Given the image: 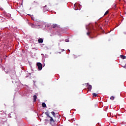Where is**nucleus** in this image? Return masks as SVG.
<instances>
[{"label": "nucleus", "mask_w": 126, "mask_h": 126, "mask_svg": "<svg viewBox=\"0 0 126 126\" xmlns=\"http://www.w3.org/2000/svg\"><path fill=\"white\" fill-rule=\"evenodd\" d=\"M35 2H36V3H38V2L37 1H34L33 3H35Z\"/></svg>", "instance_id": "obj_17"}, {"label": "nucleus", "mask_w": 126, "mask_h": 126, "mask_svg": "<svg viewBox=\"0 0 126 126\" xmlns=\"http://www.w3.org/2000/svg\"><path fill=\"white\" fill-rule=\"evenodd\" d=\"M43 42H44V39H43V38H41L38 39V43H39L40 44H41L42 43H43Z\"/></svg>", "instance_id": "obj_5"}, {"label": "nucleus", "mask_w": 126, "mask_h": 126, "mask_svg": "<svg viewBox=\"0 0 126 126\" xmlns=\"http://www.w3.org/2000/svg\"><path fill=\"white\" fill-rule=\"evenodd\" d=\"M93 95L94 97H97V94H96V93H93Z\"/></svg>", "instance_id": "obj_13"}, {"label": "nucleus", "mask_w": 126, "mask_h": 126, "mask_svg": "<svg viewBox=\"0 0 126 126\" xmlns=\"http://www.w3.org/2000/svg\"><path fill=\"white\" fill-rule=\"evenodd\" d=\"M91 39H93V37H91Z\"/></svg>", "instance_id": "obj_18"}, {"label": "nucleus", "mask_w": 126, "mask_h": 126, "mask_svg": "<svg viewBox=\"0 0 126 126\" xmlns=\"http://www.w3.org/2000/svg\"><path fill=\"white\" fill-rule=\"evenodd\" d=\"M86 29L88 31L87 34L88 35V36H89V35H90V33H91V30L93 29V26L92 24L89 25V26H87Z\"/></svg>", "instance_id": "obj_2"}, {"label": "nucleus", "mask_w": 126, "mask_h": 126, "mask_svg": "<svg viewBox=\"0 0 126 126\" xmlns=\"http://www.w3.org/2000/svg\"><path fill=\"white\" fill-rule=\"evenodd\" d=\"M120 57L122 60H125L126 58V57L124 55H120Z\"/></svg>", "instance_id": "obj_8"}, {"label": "nucleus", "mask_w": 126, "mask_h": 126, "mask_svg": "<svg viewBox=\"0 0 126 126\" xmlns=\"http://www.w3.org/2000/svg\"><path fill=\"white\" fill-rule=\"evenodd\" d=\"M45 115L47 116L48 118H50V125H53V123H55V120H54V119H53V117L50 116V113L49 112V111H47V112H45Z\"/></svg>", "instance_id": "obj_1"}, {"label": "nucleus", "mask_w": 126, "mask_h": 126, "mask_svg": "<svg viewBox=\"0 0 126 126\" xmlns=\"http://www.w3.org/2000/svg\"><path fill=\"white\" fill-rule=\"evenodd\" d=\"M45 124H46V125L48 124L49 122V120L48 119H45Z\"/></svg>", "instance_id": "obj_12"}, {"label": "nucleus", "mask_w": 126, "mask_h": 126, "mask_svg": "<svg viewBox=\"0 0 126 126\" xmlns=\"http://www.w3.org/2000/svg\"><path fill=\"white\" fill-rule=\"evenodd\" d=\"M108 13H109V11H107L106 12H105V13L104 14V16H106L107 15V14H108Z\"/></svg>", "instance_id": "obj_14"}, {"label": "nucleus", "mask_w": 126, "mask_h": 126, "mask_svg": "<svg viewBox=\"0 0 126 126\" xmlns=\"http://www.w3.org/2000/svg\"><path fill=\"white\" fill-rule=\"evenodd\" d=\"M103 33H105V31H103Z\"/></svg>", "instance_id": "obj_20"}, {"label": "nucleus", "mask_w": 126, "mask_h": 126, "mask_svg": "<svg viewBox=\"0 0 126 126\" xmlns=\"http://www.w3.org/2000/svg\"><path fill=\"white\" fill-rule=\"evenodd\" d=\"M123 66V67H124V68H126V65H125V66Z\"/></svg>", "instance_id": "obj_16"}, {"label": "nucleus", "mask_w": 126, "mask_h": 126, "mask_svg": "<svg viewBox=\"0 0 126 126\" xmlns=\"http://www.w3.org/2000/svg\"><path fill=\"white\" fill-rule=\"evenodd\" d=\"M88 89H89V90H91V89H92V86L91 85H89L88 86Z\"/></svg>", "instance_id": "obj_7"}, {"label": "nucleus", "mask_w": 126, "mask_h": 126, "mask_svg": "<svg viewBox=\"0 0 126 126\" xmlns=\"http://www.w3.org/2000/svg\"><path fill=\"white\" fill-rule=\"evenodd\" d=\"M110 100H115V96H111V97H110Z\"/></svg>", "instance_id": "obj_11"}, {"label": "nucleus", "mask_w": 126, "mask_h": 126, "mask_svg": "<svg viewBox=\"0 0 126 126\" xmlns=\"http://www.w3.org/2000/svg\"><path fill=\"white\" fill-rule=\"evenodd\" d=\"M42 106L43 107V108H46V103H45L44 102L42 103Z\"/></svg>", "instance_id": "obj_9"}, {"label": "nucleus", "mask_w": 126, "mask_h": 126, "mask_svg": "<svg viewBox=\"0 0 126 126\" xmlns=\"http://www.w3.org/2000/svg\"><path fill=\"white\" fill-rule=\"evenodd\" d=\"M87 84V86H88V85H89V83H88Z\"/></svg>", "instance_id": "obj_19"}, {"label": "nucleus", "mask_w": 126, "mask_h": 126, "mask_svg": "<svg viewBox=\"0 0 126 126\" xmlns=\"http://www.w3.org/2000/svg\"><path fill=\"white\" fill-rule=\"evenodd\" d=\"M31 26L32 28H35V25H34L33 24H31Z\"/></svg>", "instance_id": "obj_10"}, {"label": "nucleus", "mask_w": 126, "mask_h": 126, "mask_svg": "<svg viewBox=\"0 0 126 126\" xmlns=\"http://www.w3.org/2000/svg\"><path fill=\"white\" fill-rule=\"evenodd\" d=\"M36 65L37 66L39 70H42V63H37Z\"/></svg>", "instance_id": "obj_3"}, {"label": "nucleus", "mask_w": 126, "mask_h": 126, "mask_svg": "<svg viewBox=\"0 0 126 126\" xmlns=\"http://www.w3.org/2000/svg\"><path fill=\"white\" fill-rule=\"evenodd\" d=\"M51 114L53 116H54V117H55L56 114L55 113V112H54L53 111L51 112Z\"/></svg>", "instance_id": "obj_15"}, {"label": "nucleus", "mask_w": 126, "mask_h": 126, "mask_svg": "<svg viewBox=\"0 0 126 126\" xmlns=\"http://www.w3.org/2000/svg\"><path fill=\"white\" fill-rule=\"evenodd\" d=\"M36 100H37V95H33L34 102H36Z\"/></svg>", "instance_id": "obj_6"}, {"label": "nucleus", "mask_w": 126, "mask_h": 126, "mask_svg": "<svg viewBox=\"0 0 126 126\" xmlns=\"http://www.w3.org/2000/svg\"><path fill=\"white\" fill-rule=\"evenodd\" d=\"M53 28H56V29H59L60 28V26L59 25H57L56 24H54L52 25Z\"/></svg>", "instance_id": "obj_4"}]
</instances>
